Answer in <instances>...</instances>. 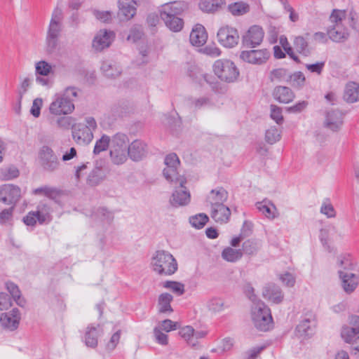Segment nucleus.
<instances>
[{"label": "nucleus", "instance_id": "nucleus-1", "mask_svg": "<svg viewBox=\"0 0 359 359\" xmlns=\"http://www.w3.org/2000/svg\"><path fill=\"white\" fill-rule=\"evenodd\" d=\"M77 95L78 91L74 87H67L53 95L48 111L50 115L57 117L55 126L57 128L67 130L72 126L73 118L67 115L74 111V101Z\"/></svg>", "mask_w": 359, "mask_h": 359}, {"label": "nucleus", "instance_id": "nucleus-2", "mask_svg": "<svg viewBox=\"0 0 359 359\" xmlns=\"http://www.w3.org/2000/svg\"><path fill=\"white\" fill-rule=\"evenodd\" d=\"M152 270L159 276L173 275L178 269V264L174 256L168 251L156 250L151 259Z\"/></svg>", "mask_w": 359, "mask_h": 359}, {"label": "nucleus", "instance_id": "nucleus-3", "mask_svg": "<svg viewBox=\"0 0 359 359\" xmlns=\"http://www.w3.org/2000/svg\"><path fill=\"white\" fill-rule=\"evenodd\" d=\"M182 1H169L161 6L160 15L164 21L166 27L174 32H180L184 27V21L177 17L184 11V7L181 4Z\"/></svg>", "mask_w": 359, "mask_h": 359}, {"label": "nucleus", "instance_id": "nucleus-4", "mask_svg": "<svg viewBox=\"0 0 359 359\" xmlns=\"http://www.w3.org/2000/svg\"><path fill=\"white\" fill-rule=\"evenodd\" d=\"M127 136L116 133L112 136L110 144L109 158L112 163L119 165L126 162L129 156V144Z\"/></svg>", "mask_w": 359, "mask_h": 359}, {"label": "nucleus", "instance_id": "nucleus-5", "mask_svg": "<svg viewBox=\"0 0 359 359\" xmlns=\"http://www.w3.org/2000/svg\"><path fill=\"white\" fill-rule=\"evenodd\" d=\"M251 318L255 327L260 331L266 332L273 327L271 310L262 301H257L252 304Z\"/></svg>", "mask_w": 359, "mask_h": 359}, {"label": "nucleus", "instance_id": "nucleus-6", "mask_svg": "<svg viewBox=\"0 0 359 359\" xmlns=\"http://www.w3.org/2000/svg\"><path fill=\"white\" fill-rule=\"evenodd\" d=\"M62 13L59 8H55L52 14L46 36L47 50L53 52L59 44V39L62 30Z\"/></svg>", "mask_w": 359, "mask_h": 359}, {"label": "nucleus", "instance_id": "nucleus-7", "mask_svg": "<svg viewBox=\"0 0 359 359\" xmlns=\"http://www.w3.org/2000/svg\"><path fill=\"white\" fill-rule=\"evenodd\" d=\"M215 74L222 81L232 83L238 79L239 70L231 60L222 59L216 60L212 66Z\"/></svg>", "mask_w": 359, "mask_h": 359}, {"label": "nucleus", "instance_id": "nucleus-8", "mask_svg": "<svg viewBox=\"0 0 359 359\" xmlns=\"http://www.w3.org/2000/svg\"><path fill=\"white\" fill-rule=\"evenodd\" d=\"M38 158L41 168L46 172H55L60 166L57 155L50 146H42L39 150Z\"/></svg>", "mask_w": 359, "mask_h": 359}, {"label": "nucleus", "instance_id": "nucleus-9", "mask_svg": "<svg viewBox=\"0 0 359 359\" xmlns=\"http://www.w3.org/2000/svg\"><path fill=\"white\" fill-rule=\"evenodd\" d=\"M217 39L223 47L233 48L238 44L240 36L236 27L224 25L218 29Z\"/></svg>", "mask_w": 359, "mask_h": 359}, {"label": "nucleus", "instance_id": "nucleus-10", "mask_svg": "<svg viewBox=\"0 0 359 359\" xmlns=\"http://www.w3.org/2000/svg\"><path fill=\"white\" fill-rule=\"evenodd\" d=\"M340 265L344 267L339 270V277L344 290L348 292H352L358 285V278L349 271L351 264L349 259H344L340 261Z\"/></svg>", "mask_w": 359, "mask_h": 359}, {"label": "nucleus", "instance_id": "nucleus-11", "mask_svg": "<svg viewBox=\"0 0 359 359\" xmlns=\"http://www.w3.org/2000/svg\"><path fill=\"white\" fill-rule=\"evenodd\" d=\"M174 182L179 183L180 186L173 191L170 203L174 207L185 206L190 203L191 195L189 191L184 185L187 183L185 177H180Z\"/></svg>", "mask_w": 359, "mask_h": 359}, {"label": "nucleus", "instance_id": "nucleus-12", "mask_svg": "<svg viewBox=\"0 0 359 359\" xmlns=\"http://www.w3.org/2000/svg\"><path fill=\"white\" fill-rule=\"evenodd\" d=\"M165 168L163 170V175L167 181L174 182L178 180L180 177H184L178 175L177 168L180 165V160L175 154L167 155L164 160Z\"/></svg>", "mask_w": 359, "mask_h": 359}, {"label": "nucleus", "instance_id": "nucleus-13", "mask_svg": "<svg viewBox=\"0 0 359 359\" xmlns=\"http://www.w3.org/2000/svg\"><path fill=\"white\" fill-rule=\"evenodd\" d=\"M270 57V53L266 49L243 50L240 59L249 64L260 65L265 63Z\"/></svg>", "mask_w": 359, "mask_h": 359}, {"label": "nucleus", "instance_id": "nucleus-14", "mask_svg": "<svg viewBox=\"0 0 359 359\" xmlns=\"http://www.w3.org/2000/svg\"><path fill=\"white\" fill-rule=\"evenodd\" d=\"M115 39V33L111 30L100 29L95 35L92 46L95 50L100 52L109 48Z\"/></svg>", "mask_w": 359, "mask_h": 359}, {"label": "nucleus", "instance_id": "nucleus-15", "mask_svg": "<svg viewBox=\"0 0 359 359\" xmlns=\"http://www.w3.org/2000/svg\"><path fill=\"white\" fill-rule=\"evenodd\" d=\"M22 195L21 189L13 184H4L0 187V201L6 205L15 204Z\"/></svg>", "mask_w": 359, "mask_h": 359}, {"label": "nucleus", "instance_id": "nucleus-16", "mask_svg": "<svg viewBox=\"0 0 359 359\" xmlns=\"http://www.w3.org/2000/svg\"><path fill=\"white\" fill-rule=\"evenodd\" d=\"M264 37V32L259 25L251 26L243 36L245 46L255 48L259 46Z\"/></svg>", "mask_w": 359, "mask_h": 359}, {"label": "nucleus", "instance_id": "nucleus-17", "mask_svg": "<svg viewBox=\"0 0 359 359\" xmlns=\"http://www.w3.org/2000/svg\"><path fill=\"white\" fill-rule=\"evenodd\" d=\"M316 325L315 316L312 313L306 314L296 327L297 335L300 337L311 336Z\"/></svg>", "mask_w": 359, "mask_h": 359}, {"label": "nucleus", "instance_id": "nucleus-18", "mask_svg": "<svg viewBox=\"0 0 359 359\" xmlns=\"http://www.w3.org/2000/svg\"><path fill=\"white\" fill-rule=\"evenodd\" d=\"M21 316L18 309H13L8 313H4L0 317L1 327L11 331L18 328Z\"/></svg>", "mask_w": 359, "mask_h": 359}, {"label": "nucleus", "instance_id": "nucleus-19", "mask_svg": "<svg viewBox=\"0 0 359 359\" xmlns=\"http://www.w3.org/2000/svg\"><path fill=\"white\" fill-rule=\"evenodd\" d=\"M148 154L147 144L140 140H135L129 144V157L134 161L144 158Z\"/></svg>", "mask_w": 359, "mask_h": 359}, {"label": "nucleus", "instance_id": "nucleus-20", "mask_svg": "<svg viewBox=\"0 0 359 359\" xmlns=\"http://www.w3.org/2000/svg\"><path fill=\"white\" fill-rule=\"evenodd\" d=\"M255 206L259 212L270 220H273L279 216V212L276 206L269 199L257 202Z\"/></svg>", "mask_w": 359, "mask_h": 359}, {"label": "nucleus", "instance_id": "nucleus-21", "mask_svg": "<svg viewBox=\"0 0 359 359\" xmlns=\"http://www.w3.org/2000/svg\"><path fill=\"white\" fill-rule=\"evenodd\" d=\"M343 124V115L337 110L328 111L324 121L325 128L333 132L338 131Z\"/></svg>", "mask_w": 359, "mask_h": 359}, {"label": "nucleus", "instance_id": "nucleus-22", "mask_svg": "<svg viewBox=\"0 0 359 359\" xmlns=\"http://www.w3.org/2000/svg\"><path fill=\"white\" fill-rule=\"evenodd\" d=\"M207 39L208 34L205 27L201 24L196 25L190 33V43L193 46L200 47L205 43Z\"/></svg>", "mask_w": 359, "mask_h": 359}, {"label": "nucleus", "instance_id": "nucleus-23", "mask_svg": "<svg viewBox=\"0 0 359 359\" xmlns=\"http://www.w3.org/2000/svg\"><path fill=\"white\" fill-rule=\"evenodd\" d=\"M263 297L273 304L282 302L284 295L281 289L273 284L266 285L262 291Z\"/></svg>", "mask_w": 359, "mask_h": 359}, {"label": "nucleus", "instance_id": "nucleus-24", "mask_svg": "<svg viewBox=\"0 0 359 359\" xmlns=\"http://www.w3.org/2000/svg\"><path fill=\"white\" fill-rule=\"evenodd\" d=\"M72 137L77 144H89L93 139V134L80 123L73 128Z\"/></svg>", "mask_w": 359, "mask_h": 359}, {"label": "nucleus", "instance_id": "nucleus-25", "mask_svg": "<svg viewBox=\"0 0 359 359\" xmlns=\"http://www.w3.org/2000/svg\"><path fill=\"white\" fill-rule=\"evenodd\" d=\"M137 1H119L118 15L121 20H129L136 13Z\"/></svg>", "mask_w": 359, "mask_h": 359}, {"label": "nucleus", "instance_id": "nucleus-26", "mask_svg": "<svg viewBox=\"0 0 359 359\" xmlns=\"http://www.w3.org/2000/svg\"><path fill=\"white\" fill-rule=\"evenodd\" d=\"M228 192L223 187H217L210 192L208 196V201L211 208L220 205H224V203L228 198Z\"/></svg>", "mask_w": 359, "mask_h": 359}, {"label": "nucleus", "instance_id": "nucleus-27", "mask_svg": "<svg viewBox=\"0 0 359 359\" xmlns=\"http://www.w3.org/2000/svg\"><path fill=\"white\" fill-rule=\"evenodd\" d=\"M273 98L280 103H289L294 98V94L292 90L286 86H276L273 90Z\"/></svg>", "mask_w": 359, "mask_h": 359}, {"label": "nucleus", "instance_id": "nucleus-28", "mask_svg": "<svg viewBox=\"0 0 359 359\" xmlns=\"http://www.w3.org/2000/svg\"><path fill=\"white\" fill-rule=\"evenodd\" d=\"M102 330L99 325H91L86 328L84 336V342L88 347L95 348L97 345V338Z\"/></svg>", "mask_w": 359, "mask_h": 359}, {"label": "nucleus", "instance_id": "nucleus-29", "mask_svg": "<svg viewBox=\"0 0 359 359\" xmlns=\"http://www.w3.org/2000/svg\"><path fill=\"white\" fill-rule=\"evenodd\" d=\"M211 217L217 223H226L231 216L230 209L225 205L211 208Z\"/></svg>", "mask_w": 359, "mask_h": 359}, {"label": "nucleus", "instance_id": "nucleus-30", "mask_svg": "<svg viewBox=\"0 0 359 359\" xmlns=\"http://www.w3.org/2000/svg\"><path fill=\"white\" fill-rule=\"evenodd\" d=\"M188 102L189 107L194 111L209 108L212 105L210 97L207 95L192 97Z\"/></svg>", "mask_w": 359, "mask_h": 359}, {"label": "nucleus", "instance_id": "nucleus-31", "mask_svg": "<svg viewBox=\"0 0 359 359\" xmlns=\"http://www.w3.org/2000/svg\"><path fill=\"white\" fill-rule=\"evenodd\" d=\"M344 98L348 103L359 101V84L355 82L348 83L345 87Z\"/></svg>", "mask_w": 359, "mask_h": 359}, {"label": "nucleus", "instance_id": "nucleus-32", "mask_svg": "<svg viewBox=\"0 0 359 359\" xmlns=\"http://www.w3.org/2000/svg\"><path fill=\"white\" fill-rule=\"evenodd\" d=\"M102 73L109 78H116L121 73L120 66L113 61H104L101 66Z\"/></svg>", "mask_w": 359, "mask_h": 359}, {"label": "nucleus", "instance_id": "nucleus-33", "mask_svg": "<svg viewBox=\"0 0 359 359\" xmlns=\"http://www.w3.org/2000/svg\"><path fill=\"white\" fill-rule=\"evenodd\" d=\"M339 236L337 227L332 224L325 226L320 232V239L323 245L329 241L337 240Z\"/></svg>", "mask_w": 359, "mask_h": 359}, {"label": "nucleus", "instance_id": "nucleus-34", "mask_svg": "<svg viewBox=\"0 0 359 359\" xmlns=\"http://www.w3.org/2000/svg\"><path fill=\"white\" fill-rule=\"evenodd\" d=\"M329 38L335 42H340L346 39L348 32L344 25L330 26L327 30Z\"/></svg>", "mask_w": 359, "mask_h": 359}, {"label": "nucleus", "instance_id": "nucleus-35", "mask_svg": "<svg viewBox=\"0 0 359 359\" xmlns=\"http://www.w3.org/2000/svg\"><path fill=\"white\" fill-rule=\"evenodd\" d=\"M172 299V296L169 293L165 292L160 294L158 299V309L159 313H172L173 310L171 307L170 303Z\"/></svg>", "mask_w": 359, "mask_h": 359}, {"label": "nucleus", "instance_id": "nucleus-36", "mask_svg": "<svg viewBox=\"0 0 359 359\" xmlns=\"http://www.w3.org/2000/svg\"><path fill=\"white\" fill-rule=\"evenodd\" d=\"M112 137L109 135L103 134L98 140H96L93 149V154L95 155L100 154L102 151L110 149V144H111Z\"/></svg>", "mask_w": 359, "mask_h": 359}, {"label": "nucleus", "instance_id": "nucleus-37", "mask_svg": "<svg viewBox=\"0 0 359 359\" xmlns=\"http://www.w3.org/2000/svg\"><path fill=\"white\" fill-rule=\"evenodd\" d=\"M225 1H199L198 7L203 12L206 13H215L219 11L224 6Z\"/></svg>", "mask_w": 359, "mask_h": 359}, {"label": "nucleus", "instance_id": "nucleus-38", "mask_svg": "<svg viewBox=\"0 0 359 359\" xmlns=\"http://www.w3.org/2000/svg\"><path fill=\"white\" fill-rule=\"evenodd\" d=\"M6 288L18 306L21 307L25 306V300L21 297L20 291L17 285L12 282H6Z\"/></svg>", "mask_w": 359, "mask_h": 359}, {"label": "nucleus", "instance_id": "nucleus-39", "mask_svg": "<svg viewBox=\"0 0 359 359\" xmlns=\"http://www.w3.org/2000/svg\"><path fill=\"white\" fill-rule=\"evenodd\" d=\"M249 5L245 1H234L228 6V11L233 15H242L249 11Z\"/></svg>", "mask_w": 359, "mask_h": 359}, {"label": "nucleus", "instance_id": "nucleus-40", "mask_svg": "<svg viewBox=\"0 0 359 359\" xmlns=\"http://www.w3.org/2000/svg\"><path fill=\"white\" fill-rule=\"evenodd\" d=\"M36 214L39 218V224H42L50 221V208L45 203H40L36 208L35 211Z\"/></svg>", "mask_w": 359, "mask_h": 359}, {"label": "nucleus", "instance_id": "nucleus-41", "mask_svg": "<svg viewBox=\"0 0 359 359\" xmlns=\"http://www.w3.org/2000/svg\"><path fill=\"white\" fill-rule=\"evenodd\" d=\"M243 253L241 250L234 249L230 247H228L222 252V257L230 262H234L237 260L240 259L242 257Z\"/></svg>", "mask_w": 359, "mask_h": 359}, {"label": "nucleus", "instance_id": "nucleus-42", "mask_svg": "<svg viewBox=\"0 0 359 359\" xmlns=\"http://www.w3.org/2000/svg\"><path fill=\"white\" fill-rule=\"evenodd\" d=\"M194 328L191 326H185L180 329L179 334L182 337L189 345L195 346L197 344L196 340L193 338Z\"/></svg>", "mask_w": 359, "mask_h": 359}, {"label": "nucleus", "instance_id": "nucleus-43", "mask_svg": "<svg viewBox=\"0 0 359 359\" xmlns=\"http://www.w3.org/2000/svg\"><path fill=\"white\" fill-rule=\"evenodd\" d=\"M53 71L52 65L45 60H41L35 64V74L43 76H48Z\"/></svg>", "mask_w": 359, "mask_h": 359}, {"label": "nucleus", "instance_id": "nucleus-44", "mask_svg": "<svg viewBox=\"0 0 359 359\" xmlns=\"http://www.w3.org/2000/svg\"><path fill=\"white\" fill-rule=\"evenodd\" d=\"M290 72L285 68L273 69L270 73L269 79L271 81H288Z\"/></svg>", "mask_w": 359, "mask_h": 359}, {"label": "nucleus", "instance_id": "nucleus-45", "mask_svg": "<svg viewBox=\"0 0 359 359\" xmlns=\"http://www.w3.org/2000/svg\"><path fill=\"white\" fill-rule=\"evenodd\" d=\"M143 36L144 32L142 26L139 25H134L129 31V34L127 36V41L135 43L140 40Z\"/></svg>", "mask_w": 359, "mask_h": 359}, {"label": "nucleus", "instance_id": "nucleus-46", "mask_svg": "<svg viewBox=\"0 0 359 359\" xmlns=\"http://www.w3.org/2000/svg\"><path fill=\"white\" fill-rule=\"evenodd\" d=\"M208 309L213 313H219L224 310V302L221 298L214 297L208 302Z\"/></svg>", "mask_w": 359, "mask_h": 359}, {"label": "nucleus", "instance_id": "nucleus-47", "mask_svg": "<svg viewBox=\"0 0 359 359\" xmlns=\"http://www.w3.org/2000/svg\"><path fill=\"white\" fill-rule=\"evenodd\" d=\"M208 221V217L204 213H200L189 218L192 226L196 229L203 228Z\"/></svg>", "mask_w": 359, "mask_h": 359}, {"label": "nucleus", "instance_id": "nucleus-48", "mask_svg": "<svg viewBox=\"0 0 359 359\" xmlns=\"http://www.w3.org/2000/svg\"><path fill=\"white\" fill-rule=\"evenodd\" d=\"M163 287L179 296L184 293V285L180 282L167 280L163 283Z\"/></svg>", "mask_w": 359, "mask_h": 359}, {"label": "nucleus", "instance_id": "nucleus-49", "mask_svg": "<svg viewBox=\"0 0 359 359\" xmlns=\"http://www.w3.org/2000/svg\"><path fill=\"white\" fill-rule=\"evenodd\" d=\"M280 131L276 127H271L265 133L266 141L273 144L280 140Z\"/></svg>", "mask_w": 359, "mask_h": 359}, {"label": "nucleus", "instance_id": "nucleus-50", "mask_svg": "<svg viewBox=\"0 0 359 359\" xmlns=\"http://www.w3.org/2000/svg\"><path fill=\"white\" fill-rule=\"evenodd\" d=\"M305 81L306 78L304 74L301 72H296L292 74H289L287 81H290L294 87L301 88L304 85Z\"/></svg>", "mask_w": 359, "mask_h": 359}, {"label": "nucleus", "instance_id": "nucleus-51", "mask_svg": "<svg viewBox=\"0 0 359 359\" xmlns=\"http://www.w3.org/2000/svg\"><path fill=\"white\" fill-rule=\"evenodd\" d=\"M345 11L334 10L330 17V20L332 24L331 26L343 25V20H345Z\"/></svg>", "mask_w": 359, "mask_h": 359}, {"label": "nucleus", "instance_id": "nucleus-52", "mask_svg": "<svg viewBox=\"0 0 359 359\" xmlns=\"http://www.w3.org/2000/svg\"><path fill=\"white\" fill-rule=\"evenodd\" d=\"M294 46L297 50L306 55L309 53L308 43L302 36H297L294 40Z\"/></svg>", "mask_w": 359, "mask_h": 359}, {"label": "nucleus", "instance_id": "nucleus-53", "mask_svg": "<svg viewBox=\"0 0 359 359\" xmlns=\"http://www.w3.org/2000/svg\"><path fill=\"white\" fill-rule=\"evenodd\" d=\"M320 212L328 218H333L336 216V212L329 199H325L320 207Z\"/></svg>", "mask_w": 359, "mask_h": 359}, {"label": "nucleus", "instance_id": "nucleus-54", "mask_svg": "<svg viewBox=\"0 0 359 359\" xmlns=\"http://www.w3.org/2000/svg\"><path fill=\"white\" fill-rule=\"evenodd\" d=\"M33 82L32 77L26 76L21 79V82L18 87V94L20 100H21L23 95L27 92L29 88L31 87Z\"/></svg>", "mask_w": 359, "mask_h": 359}, {"label": "nucleus", "instance_id": "nucleus-55", "mask_svg": "<svg viewBox=\"0 0 359 359\" xmlns=\"http://www.w3.org/2000/svg\"><path fill=\"white\" fill-rule=\"evenodd\" d=\"M96 217L104 222L110 223L114 219V214L105 208H100L96 212Z\"/></svg>", "mask_w": 359, "mask_h": 359}, {"label": "nucleus", "instance_id": "nucleus-56", "mask_svg": "<svg viewBox=\"0 0 359 359\" xmlns=\"http://www.w3.org/2000/svg\"><path fill=\"white\" fill-rule=\"evenodd\" d=\"M358 333L359 332L356 330V328H355L354 327H351L346 326L342 328L341 335L346 342L350 343L352 341L353 339Z\"/></svg>", "mask_w": 359, "mask_h": 359}, {"label": "nucleus", "instance_id": "nucleus-57", "mask_svg": "<svg viewBox=\"0 0 359 359\" xmlns=\"http://www.w3.org/2000/svg\"><path fill=\"white\" fill-rule=\"evenodd\" d=\"M279 280L287 287H293L296 282L295 276L290 272H284L279 275Z\"/></svg>", "mask_w": 359, "mask_h": 359}, {"label": "nucleus", "instance_id": "nucleus-58", "mask_svg": "<svg viewBox=\"0 0 359 359\" xmlns=\"http://www.w3.org/2000/svg\"><path fill=\"white\" fill-rule=\"evenodd\" d=\"M13 221V208L4 209L0 212V224L11 225Z\"/></svg>", "mask_w": 359, "mask_h": 359}, {"label": "nucleus", "instance_id": "nucleus-59", "mask_svg": "<svg viewBox=\"0 0 359 359\" xmlns=\"http://www.w3.org/2000/svg\"><path fill=\"white\" fill-rule=\"evenodd\" d=\"M43 106V100L37 97L33 100L32 105L30 109V114L34 117L38 118L41 114V109Z\"/></svg>", "mask_w": 359, "mask_h": 359}, {"label": "nucleus", "instance_id": "nucleus-60", "mask_svg": "<svg viewBox=\"0 0 359 359\" xmlns=\"http://www.w3.org/2000/svg\"><path fill=\"white\" fill-rule=\"evenodd\" d=\"M154 336L155 341L163 346H165L168 343V335L163 333L160 328L155 327L154 329Z\"/></svg>", "mask_w": 359, "mask_h": 359}, {"label": "nucleus", "instance_id": "nucleus-61", "mask_svg": "<svg viewBox=\"0 0 359 359\" xmlns=\"http://www.w3.org/2000/svg\"><path fill=\"white\" fill-rule=\"evenodd\" d=\"M156 328H160L161 331L169 332L172 330H175L177 328V323L172 321L170 319H166L160 323Z\"/></svg>", "mask_w": 359, "mask_h": 359}, {"label": "nucleus", "instance_id": "nucleus-62", "mask_svg": "<svg viewBox=\"0 0 359 359\" xmlns=\"http://www.w3.org/2000/svg\"><path fill=\"white\" fill-rule=\"evenodd\" d=\"M271 117L278 124H280L283 119L281 109L276 105H271Z\"/></svg>", "mask_w": 359, "mask_h": 359}, {"label": "nucleus", "instance_id": "nucleus-63", "mask_svg": "<svg viewBox=\"0 0 359 359\" xmlns=\"http://www.w3.org/2000/svg\"><path fill=\"white\" fill-rule=\"evenodd\" d=\"M93 14L96 19L102 22H108L111 20V13L109 11L95 10Z\"/></svg>", "mask_w": 359, "mask_h": 359}, {"label": "nucleus", "instance_id": "nucleus-64", "mask_svg": "<svg viewBox=\"0 0 359 359\" xmlns=\"http://www.w3.org/2000/svg\"><path fill=\"white\" fill-rule=\"evenodd\" d=\"M37 222H39V218L35 211L29 212L27 215L23 217V222L27 226H34Z\"/></svg>", "mask_w": 359, "mask_h": 359}]
</instances>
